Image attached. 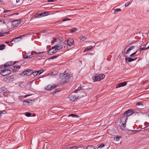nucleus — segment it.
<instances>
[{"label": "nucleus", "mask_w": 149, "mask_h": 149, "mask_svg": "<svg viewBox=\"0 0 149 149\" xmlns=\"http://www.w3.org/2000/svg\"><path fill=\"white\" fill-rule=\"evenodd\" d=\"M56 40H57L58 42L57 43H55V45L54 47L55 48V50H58L62 48L64 45V43L63 41L60 40L59 39H54L52 42H56Z\"/></svg>", "instance_id": "f257e3e1"}, {"label": "nucleus", "mask_w": 149, "mask_h": 149, "mask_svg": "<svg viewBox=\"0 0 149 149\" xmlns=\"http://www.w3.org/2000/svg\"><path fill=\"white\" fill-rule=\"evenodd\" d=\"M43 52H39L37 53L36 52H32L31 53V55L28 56L25 55L23 56V58L24 59L29 58H32L34 56H42V54L43 53Z\"/></svg>", "instance_id": "f03ea898"}, {"label": "nucleus", "mask_w": 149, "mask_h": 149, "mask_svg": "<svg viewBox=\"0 0 149 149\" xmlns=\"http://www.w3.org/2000/svg\"><path fill=\"white\" fill-rule=\"evenodd\" d=\"M127 119V116L124 115L123 113L120 119V121L123 124V127L124 128L126 127V122Z\"/></svg>", "instance_id": "7ed1b4c3"}, {"label": "nucleus", "mask_w": 149, "mask_h": 149, "mask_svg": "<svg viewBox=\"0 0 149 149\" xmlns=\"http://www.w3.org/2000/svg\"><path fill=\"white\" fill-rule=\"evenodd\" d=\"M105 75L103 74H100L97 76H95L93 77V79L94 81H99L102 79H103L105 77Z\"/></svg>", "instance_id": "20e7f679"}, {"label": "nucleus", "mask_w": 149, "mask_h": 149, "mask_svg": "<svg viewBox=\"0 0 149 149\" xmlns=\"http://www.w3.org/2000/svg\"><path fill=\"white\" fill-rule=\"evenodd\" d=\"M63 74H60V77L61 79L60 82L62 83H64L68 82L69 80V77H66V78H64L63 77Z\"/></svg>", "instance_id": "39448f33"}, {"label": "nucleus", "mask_w": 149, "mask_h": 149, "mask_svg": "<svg viewBox=\"0 0 149 149\" xmlns=\"http://www.w3.org/2000/svg\"><path fill=\"white\" fill-rule=\"evenodd\" d=\"M10 70L8 69H3L1 71V74L2 76H5L11 73Z\"/></svg>", "instance_id": "423d86ee"}, {"label": "nucleus", "mask_w": 149, "mask_h": 149, "mask_svg": "<svg viewBox=\"0 0 149 149\" xmlns=\"http://www.w3.org/2000/svg\"><path fill=\"white\" fill-rule=\"evenodd\" d=\"M60 74H63V77H64V78H66V77H69V79H70L72 77V75L70 74L68 70H66L64 73H61Z\"/></svg>", "instance_id": "0eeeda50"}, {"label": "nucleus", "mask_w": 149, "mask_h": 149, "mask_svg": "<svg viewBox=\"0 0 149 149\" xmlns=\"http://www.w3.org/2000/svg\"><path fill=\"white\" fill-rule=\"evenodd\" d=\"M32 70H29L23 71L20 74L22 76H29L31 74Z\"/></svg>", "instance_id": "6e6552de"}, {"label": "nucleus", "mask_w": 149, "mask_h": 149, "mask_svg": "<svg viewBox=\"0 0 149 149\" xmlns=\"http://www.w3.org/2000/svg\"><path fill=\"white\" fill-rule=\"evenodd\" d=\"M21 22V21L20 19L13 21L12 22L13 26L14 27H16Z\"/></svg>", "instance_id": "1a4fd4ad"}, {"label": "nucleus", "mask_w": 149, "mask_h": 149, "mask_svg": "<svg viewBox=\"0 0 149 149\" xmlns=\"http://www.w3.org/2000/svg\"><path fill=\"white\" fill-rule=\"evenodd\" d=\"M56 50H55V48L54 46L52 47L48 52V54L50 55L54 54L57 52Z\"/></svg>", "instance_id": "9d476101"}, {"label": "nucleus", "mask_w": 149, "mask_h": 149, "mask_svg": "<svg viewBox=\"0 0 149 149\" xmlns=\"http://www.w3.org/2000/svg\"><path fill=\"white\" fill-rule=\"evenodd\" d=\"M57 86L58 85H56L55 84H53L52 85H48L45 87V88L48 90H50L57 87Z\"/></svg>", "instance_id": "9b49d317"}, {"label": "nucleus", "mask_w": 149, "mask_h": 149, "mask_svg": "<svg viewBox=\"0 0 149 149\" xmlns=\"http://www.w3.org/2000/svg\"><path fill=\"white\" fill-rule=\"evenodd\" d=\"M133 113V111L132 110H129L123 113L124 115L127 116V117L129 116Z\"/></svg>", "instance_id": "f8f14e48"}, {"label": "nucleus", "mask_w": 149, "mask_h": 149, "mask_svg": "<svg viewBox=\"0 0 149 149\" xmlns=\"http://www.w3.org/2000/svg\"><path fill=\"white\" fill-rule=\"evenodd\" d=\"M24 36V35L22 36H19V37L16 38H15L13 39L10 42H12V44H13L15 42H17L20 40L21 39V37L22 36Z\"/></svg>", "instance_id": "ddd939ff"}, {"label": "nucleus", "mask_w": 149, "mask_h": 149, "mask_svg": "<svg viewBox=\"0 0 149 149\" xmlns=\"http://www.w3.org/2000/svg\"><path fill=\"white\" fill-rule=\"evenodd\" d=\"M74 43V41L73 39L69 38L67 40V45L71 46Z\"/></svg>", "instance_id": "4468645a"}, {"label": "nucleus", "mask_w": 149, "mask_h": 149, "mask_svg": "<svg viewBox=\"0 0 149 149\" xmlns=\"http://www.w3.org/2000/svg\"><path fill=\"white\" fill-rule=\"evenodd\" d=\"M79 96L78 95H70L69 97V98L70 100L72 101H74L76 99H78L79 98Z\"/></svg>", "instance_id": "2eb2a0df"}, {"label": "nucleus", "mask_w": 149, "mask_h": 149, "mask_svg": "<svg viewBox=\"0 0 149 149\" xmlns=\"http://www.w3.org/2000/svg\"><path fill=\"white\" fill-rule=\"evenodd\" d=\"M127 82L126 81H124L122 83H120L118 84L117 86H116V88H118L124 86H125Z\"/></svg>", "instance_id": "dca6fc26"}, {"label": "nucleus", "mask_w": 149, "mask_h": 149, "mask_svg": "<svg viewBox=\"0 0 149 149\" xmlns=\"http://www.w3.org/2000/svg\"><path fill=\"white\" fill-rule=\"evenodd\" d=\"M45 13H42L39 14H36L35 15V18H39L40 17H42L45 16Z\"/></svg>", "instance_id": "f3484780"}, {"label": "nucleus", "mask_w": 149, "mask_h": 149, "mask_svg": "<svg viewBox=\"0 0 149 149\" xmlns=\"http://www.w3.org/2000/svg\"><path fill=\"white\" fill-rule=\"evenodd\" d=\"M136 58L133 59V58H132L130 57H127L126 58H125V60H127L129 62H131L132 61H135L136 60Z\"/></svg>", "instance_id": "a211bd4d"}, {"label": "nucleus", "mask_w": 149, "mask_h": 149, "mask_svg": "<svg viewBox=\"0 0 149 149\" xmlns=\"http://www.w3.org/2000/svg\"><path fill=\"white\" fill-rule=\"evenodd\" d=\"M134 47H135L134 46H132L129 47L128 49L127 50V52L125 53V54H129V52L131 50L133 49Z\"/></svg>", "instance_id": "6ab92c4d"}, {"label": "nucleus", "mask_w": 149, "mask_h": 149, "mask_svg": "<svg viewBox=\"0 0 149 149\" xmlns=\"http://www.w3.org/2000/svg\"><path fill=\"white\" fill-rule=\"evenodd\" d=\"M134 47H135L134 46H132L129 47L128 49L127 50V52L125 53V54H129V52L131 50L133 49Z\"/></svg>", "instance_id": "aec40b11"}, {"label": "nucleus", "mask_w": 149, "mask_h": 149, "mask_svg": "<svg viewBox=\"0 0 149 149\" xmlns=\"http://www.w3.org/2000/svg\"><path fill=\"white\" fill-rule=\"evenodd\" d=\"M134 47H135L134 46H132L129 47L128 49L127 50V52L125 53V54H129V52L131 50L133 49Z\"/></svg>", "instance_id": "412c9836"}, {"label": "nucleus", "mask_w": 149, "mask_h": 149, "mask_svg": "<svg viewBox=\"0 0 149 149\" xmlns=\"http://www.w3.org/2000/svg\"><path fill=\"white\" fill-rule=\"evenodd\" d=\"M134 47H135L134 46H132L129 47L128 49L127 50V52L125 53V54H129V52L131 50L133 49Z\"/></svg>", "instance_id": "4be33fe9"}, {"label": "nucleus", "mask_w": 149, "mask_h": 149, "mask_svg": "<svg viewBox=\"0 0 149 149\" xmlns=\"http://www.w3.org/2000/svg\"><path fill=\"white\" fill-rule=\"evenodd\" d=\"M33 102V100H31L30 99L27 100H25L23 102L24 103H25L26 102L28 104L30 103H32Z\"/></svg>", "instance_id": "5701e85b"}, {"label": "nucleus", "mask_w": 149, "mask_h": 149, "mask_svg": "<svg viewBox=\"0 0 149 149\" xmlns=\"http://www.w3.org/2000/svg\"><path fill=\"white\" fill-rule=\"evenodd\" d=\"M149 48V46L148 47H142V48H141L139 49V51H140V52H141V51L142 50H145L147 49H148Z\"/></svg>", "instance_id": "b1692460"}, {"label": "nucleus", "mask_w": 149, "mask_h": 149, "mask_svg": "<svg viewBox=\"0 0 149 149\" xmlns=\"http://www.w3.org/2000/svg\"><path fill=\"white\" fill-rule=\"evenodd\" d=\"M121 11V10L119 8L115 9V11H114V14H116L118 12H120Z\"/></svg>", "instance_id": "393cba45"}, {"label": "nucleus", "mask_w": 149, "mask_h": 149, "mask_svg": "<svg viewBox=\"0 0 149 149\" xmlns=\"http://www.w3.org/2000/svg\"><path fill=\"white\" fill-rule=\"evenodd\" d=\"M80 40L82 41H84L86 39V38L85 37H84L83 36H80Z\"/></svg>", "instance_id": "a878e982"}, {"label": "nucleus", "mask_w": 149, "mask_h": 149, "mask_svg": "<svg viewBox=\"0 0 149 149\" xmlns=\"http://www.w3.org/2000/svg\"><path fill=\"white\" fill-rule=\"evenodd\" d=\"M86 149H95V148L93 146H88L86 148Z\"/></svg>", "instance_id": "bb28decb"}, {"label": "nucleus", "mask_w": 149, "mask_h": 149, "mask_svg": "<svg viewBox=\"0 0 149 149\" xmlns=\"http://www.w3.org/2000/svg\"><path fill=\"white\" fill-rule=\"evenodd\" d=\"M82 89V88L81 87H79L76 90L74 91V93H77L79 91H80Z\"/></svg>", "instance_id": "cd10ccee"}, {"label": "nucleus", "mask_w": 149, "mask_h": 149, "mask_svg": "<svg viewBox=\"0 0 149 149\" xmlns=\"http://www.w3.org/2000/svg\"><path fill=\"white\" fill-rule=\"evenodd\" d=\"M92 48H93V47L92 46H90L89 47L86 48L85 49V51H86V50L88 51V50H90Z\"/></svg>", "instance_id": "c85d7f7f"}, {"label": "nucleus", "mask_w": 149, "mask_h": 149, "mask_svg": "<svg viewBox=\"0 0 149 149\" xmlns=\"http://www.w3.org/2000/svg\"><path fill=\"white\" fill-rule=\"evenodd\" d=\"M77 30V29L76 28H74L72 29H71L70 30V31L71 32L73 33L75 32Z\"/></svg>", "instance_id": "c756f323"}, {"label": "nucleus", "mask_w": 149, "mask_h": 149, "mask_svg": "<svg viewBox=\"0 0 149 149\" xmlns=\"http://www.w3.org/2000/svg\"><path fill=\"white\" fill-rule=\"evenodd\" d=\"M5 45L4 44H2L0 45V50H2L5 48Z\"/></svg>", "instance_id": "7c9ffc66"}, {"label": "nucleus", "mask_w": 149, "mask_h": 149, "mask_svg": "<svg viewBox=\"0 0 149 149\" xmlns=\"http://www.w3.org/2000/svg\"><path fill=\"white\" fill-rule=\"evenodd\" d=\"M32 72V73H31V74H32L33 76H36L38 75L37 71L35 72Z\"/></svg>", "instance_id": "2f4dec72"}, {"label": "nucleus", "mask_w": 149, "mask_h": 149, "mask_svg": "<svg viewBox=\"0 0 149 149\" xmlns=\"http://www.w3.org/2000/svg\"><path fill=\"white\" fill-rule=\"evenodd\" d=\"M6 113V111H0V117H1L2 116V114H5Z\"/></svg>", "instance_id": "473e14b6"}, {"label": "nucleus", "mask_w": 149, "mask_h": 149, "mask_svg": "<svg viewBox=\"0 0 149 149\" xmlns=\"http://www.w3.org/2000/svg\"><path fill=\"white\" fill-rule=\"evenodd\" d=\"M43 70H40L38 71H37V72H38V75H39L41 73H42L43 72Z\"/></svg>", "instance_id": "72a5a7b5"}, {"label": "nucleus", "mask_w": 149, "mask_h": 149, "mask_svg": "<svg viewBox=\"0 0 149 149\" xmlns=\"http://www.w3.org/2000/svg\"><path fill=\"white\" fill-rule=\"evenodd\" d=\"M69 116H72L73 117H78V116L77 115H75L74 114H71L70 115L68 116V117Z\"/></svg>", "instance_id": "f704fd0d"}, {"label": "nucleus", "mask_w": 149, "mask_h": 149, "mask_svg": "<svg viewBox=\"0 0 149 149\" xmlns=\"http://www.w3.org/2000/svg\"><path fill=\"white\" fill-rule=\"evenodd\" d=\"M132 1L131 2H129L126 3L125 5V6L126 7L128 6L132 3Z\"/></svg>", "instance_id": "c9c22d12"}, {"label": "nucleus", "mask_w": 149, "mask_h": 149, "mask_svg": "<svg viewBox=\"0 0 149 149\" xmlns=\"http://www.w3.org/2000/svg\"><path fill=\"white\" fill-rule=\"evenodd\" d=\"M71 20V19H70L68 18H66L63 19L62 20V21H63V22L66 21H67L70 20Z\"/></svg>", "instance_id": "e433bc0d"}, {"label": "nucleus", "mask_w": 149, "mask_h": 149, "mask_svg": "<svg viewBox=\"0 0 149 149\" xmlns=\"http://www.w3.org/2000/svg\"><path fill=\"white\" fill-rule=\"evenodd\" d=\"M139 49L137 50L136 52H134V53H132V54H131L130 55V56H131V57L133 56V55H135L136 53L139 51Z\"/></svg>", "instance_id": "4c0bfd02"}, {"label": "nucleus", "mask_w": 149, "mask_h": 149, "mask_svg": "<svg viewBox=\"0 0 149 149\" xmlns=\"http://www.w3.org/2000/svg\"><path fill=\"white\" fill-rule=\"evenodd\" d=\"M25 115L27 117H30L31 116V114L28 112L25 113Z\"/></svg>", "instance_id": "58836bf2"}, {"label": "nucleus", "mask_w": 149, "mask_h": 149, "mask_svg": "<svg viewBox=\"0 0 149 149\" xmlns=\"http://www.w3.org/2000/svg\"><path fill=\"white\" fill-rule=\"evenodd\" d=\"M60 91V90H56L55 91H53L52 93V95H54L57 92H59Z\"/></svg>", "instance_id": "ea45409f"}, {"label": "nucleus", "mask_w": 149, "mask_h": 149, "mask_svg": "<svg viewBox=\"0 0 149 149\" xmlns=\"http://www.w3.org/2000/svg\"><path fill=\"white\" fill-rule=\"evenodd\" d=\"M104 146V143H101L99 146L98 147V148H102Z\"/></svg>", "instance_id": "a19ab883"}, {"label": "nucleus", "mask_w": 149, "mask_h": 149, "mask_svg": "<svg viewBox=\"0 0 149 149\" xmlns=\"http://www.w3.org/2000/svg\"><path fill=\"white\" fill-rule=\"evenodd\" d=\"M120 138V136H117L116 137V139L117 141H118L119 140V139Z\"/></svg>", "instance_id": "79ce46f5"}, {"label": "nucleus", "mask_w": 149, "mask_h": 149, "mask_svg": "<svg viewBox=\"0 0 149 149\" xmlns=\"http://www.w3.org/2000/svg\"><path fill=\"white\" fill-rule=\"evenodd\" d=\"M11 10H5L3 11V13H6L8 12L11 11Z\"/></svg>", "instance_id": "37998d69"}, {"label": "nucleus", "mask_w": 149, "mask_h": 149, "mask_svg": "<svg viewBox=\"0 0 149 149\" xmlns=\"http://www.w3.org/2000/svg\"><path fill=\"white\" fill-rule=\"evenodd\" d=\"M13 64L12 63L11 64H10L6 65L4 66V67L5 68H6L7 67L10 66Z\"/></svg>", "instance_id": "c03bdc74"}, {"label": "nucleus", "mask_w": 149, "mask_h": 149, "mask_svg": "<svg viewBox=\"0 0 149 149\" xmlns=\"http://www.w3.org/2000/svg\"><path fill=\"white\" fill-rule=\"evenodd\" d=\"M142 104V103L141 102H139L136 103V105H138V106L140 105L141 104Z\"/></svg>", "instance_id": "a18cd8bd"}, {"label": "nucleus", "mask_w": 149, "mask_h": 149, "mask_svg": "<svg viewBox=\"0 0 149 149\" xmlns=\"http://www.w3.org/2000/svg\"><path fill=\"white\" fill-rule=\"evenodd\" d=\"M78 148L77 147H76V146H74L72 147L70 149H77Z\"/></svg>", "instance_id": "49530a36"}, {"label": "nucleus", "mask_w": 149, "mask_h": 149, "mask_svg": "<svg viewBox=\"0 0 149 149\" xmlns=\"http://www.w3.org/2000/svg\"><path fill=\"white\" fill-rule=\"evenodd\" d=\"M20 68V67L19 66H15L14 67V68L15 69H19Z\"/></svg>", "instance_id": "de8ad7c7"}, {"label": "nucleus", "mask_w": 149, "mask_h": 149, "mask_svg": "<svg viewBox=\"0 0 149 149\" xmlns=\"http://www.w3.org/2000/svg\"><path fill=\"white\" fill-rule=\"evenodd\" d=\"M43 13H45V16L48 15V13H49L48 12H44Z\"/></svg>", "instance_id": "09e8293b"}, {"label": "nucleus", "mask_w": 149, "mask_h": 149, "mask_svg": "<svg viewBox=\"0 0 149 149\" xmlns=\"http://www.w3.org/2000/svg\"><path fill=\"white\" fill-rule=\"evenodd\" d=\"M58 56H53V57H52V58H51L53 59H54V58H56Z\"/></svg>", "instance_id": "8fccbe9b"}, {"label": "nucleus", "mask_w": 149, "mask_h": 149, "mask_svg": "<svg viewBox=\"0 0 149 149\" xmlns=\"http://www.w3.org/2000/svg\"><path fill=\"white\" fill-rule=\"evenodd\" d=\"M0 22H2L3 24H4L5 23V21L3 20H0Z\"/></svg>", "instance_id": "3c124183"}, {"label": "nucleus", "mask_w": 149, "mask_h": 149, "mask_svg": "<svg viewBox=\"0 0 149 149\" xmlns=\"http://www.w3.org/2000/svg\"><path fill=\"white\" fill-rule=\"evenodd\" d=\"M4 35V33H0V37H2Z\"/></svg>", "instance_id": "603ef678"}, {"label": "nucleus", "mask_w": 149, "mask_h": 149, "mask_svg": "<svg viewBox=\"0 0 149 149\" xmlns=\"http://www.w3.org/2000/svg\"><path fill=\"white\" fill-rule=\"evenodd\" d=\"M14 14L18 15V13H14V14H11V15H8V16H12V15H14Z\"/></svg>", "instance_id": "864d4df0"}, {"label": "nucleus", "mask_w": 149, "mask_h": 149, "mask_svg": "<svg viewBox=\"0 0 149 149\" xmlns=\"http://www.w3.org/2000/svg\"><path fill=\"white\" fill-rule=\"evenodd\" d=\"M54 1V0H48L47 1L48 2H53Z\"/></svg>", "instance_id": "5fc2aeb1"}, {"label": "nucleus", "mask_w": 149, "mask_h": 149, "mask_svg": "<svg viewBox=\"0 0 149 149\" xmlns=\"http://www.w3.org/2000/svg\"><path fill=\"white\" fill-rule=\"evenodd\" d=\"M10 42H7V41H6V42H5L6 43H7V44H8Z\"/></svg>", "instance_id": "6e6d98bb"}, {"label": "nucleus", "mask_w": 149, "mask_h": 149, "mask_svg": "<svg viewBox=\"0 0 149 149\" xmlns=\"http://www.w3.org/2000/svg\"><path fill=\"white\" fill-rule=\"evenodd\" d=\"M20 0H16V2L17 3Z\"/></svg>", "instance_id": "4d7b16f0"}, {"label": "nucleus", "mask_w": 149, "mask_h": 149, "mask_svg": "<svg viewBox=\"0 0 149 149\" xmlns=\"http://www.w3.org/2000/svg\"><path fill=\"white\" fill-rule=\"evenodd\" d=\"M29 95H26L25 96H24V97H27L28 96H29Z\"/></svg>", "instance_id": "13d9d810"}, {"label": "nucleus", "mask_w": 149, "mask_h": 149, "mask_svg": "<svg viewBox=\"0 0 149 149\" xmlns=\"http://www.w3.org/2000/svg\"><path fill=\"white\" fill-rule=\"evenodd\" d=\"M7 33V34H9V31Z\"/></svg>", "instance_id": "bf43d9fd"}, {"label": "nucleus", "mask_w": 149, "mask_h": 149, "mask_svg": "<svg viewBox=\"0 0 149 149\" xmlns=\"http://www.w3.org/2000/svg\"><path fill=\"white\" fill-rule=\"evenodd\" d=\"M149 127V125H148V126L147 127H145V128H147V127Z\"/></svg>", "instance_id": "052dcab7"}, {"label": "nucleus", "mask_w": 149, "mask_h": 149, "mask_svg": "<svg viewBox=\"0 0 149 149\" xmlns=\"http://www.w3.org/2000/svg\"><path fill=\"white\" fill-rule=\"evenodd\" d=\"M1 2V0H0V3Z\"/></svg>", "instance_id": "680f3d73"}, {"label": "nucleus", "mask_w": 149, "mask_h": 149, "mask_svg": "<svg viewBox=\"0 0 149 149\" xmlns=\"http://www.w3.org/2000/svg\"><path fill=\"white\" fill-rule=\"evenodd\" d=\"M148 42H147V44H146V45H147L148 44Z\"/></svg>", "instance_id": "e2e57ef3"}, {"label": "nucleus", "mask_w": 149, "mask_h": 149, "mask_svg": "<svg viewBox=\"0 0 149 149\" xmlns=\"http://www.w3.org/2000/svg\"><path fill=\"white\" fill-rule=\"evenodd\" d=\"M1 10H0V11Z\"/></svg>", "instance_id": "0e129e2a"}]
</instances>
